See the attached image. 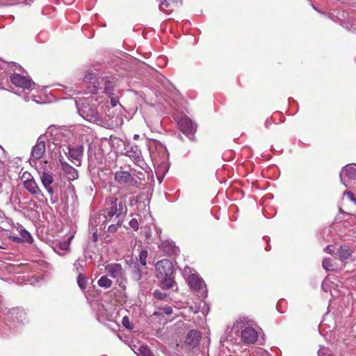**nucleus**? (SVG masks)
Instances as JSON below:
<instances>
[{
	"mask_svg": "<svg viewBox=\"0 0 356 356\" xmlns=\"http://www.w3.org/2000/svg\"><path fill=\"white\" fill-rule=\"evenodd\" d=\"M138 356H154L151 350L147 346H140L135 350Z\"/></svg>",
	"mask_w": 356,
	"mask_h": 356,
	"instance_id": "nucleus-27",
	"label": "nucleus"
},
{
	"mask_svg": "<svg viewBox=\"0 0 356 356\" xmlns=\"http://www.w3.org/2000/svg\"><path fill=\"white\" fill-rule=\"evenodd\" d=\"M125 154L129 156L136 165L144 169L146 163L142 157L141 152L138 149L137 146H131L127 150Z\"/></svg>",
	"mask_w": 356,
	"mask_h": 356,
	"instance_id": "nucleus-13",
	"label": "nucleus"
},
{
	"mask_svg": "<svg viewBox=\"0 0 356 356\" xmlns=\"http://www.w3.org/2000/svg\"><path fill=\"white\" fill-rule=\"evenodd\" d=\"M344 24H346V28H347L348 29H349L350 31H356V29H355V28H353L352 24H350V26H348V25H349V23L345 22Z\"/></svg>",
	"mask_w": 356,
	"mask_h": 356,
	"instance_id": "nucleus-44",
	"label": "nucleus"
},
{
	"mask_svg": "<svg viewBox=\"0 0 356 356\" xmlns=\"http://www.w3.org/2000/svg\"><path fill=\"white\" fill-rule=\"evenodd\" d=\"M14 225L11 218L6 216L4 214H0V228L3 230H8Z\"/></svg>",
	"mask_w": 356,
	"mask_h": 356,
	"instance_id": "nucleus-21",
	"label": "nucleus"
},
{
	"mask_svg": "<svg viewBox=\"0 0 356 356\" xmlns=\"http://www.w3.org/2000/svg\"><path fill=\"white\" fill-rule=\"evenodd\" d=\"M155 268L158 277H163V276L173 275V264L169 259H164L159 261L155 264Z\"/></svg>",
	"mask_w": 356,
	"mask_h": 356,
	"instance_id": "nucleus-10",
	"label": "nucleus"
},
{
	"mask_svg": "<svg viewBox=\"0 0 356 356\" xmlns=\"http://www.w3.org/2000/svg\"><path fill=\"white\" fill-rule=\"evenodd\" d=\"M10 238L12 239L13 241L16 242V243H19V242L22 241V239L18 236H10Z\"/></svg>",
	"mask_w": 356,
	"mask_h": 356,
	"instance_id": "nucleus-42",
	"label": "nucleus"
},
{
	"mask_svg": "<svg viewBox=\"0 0 356 356\" xmlns=\"http://www.w3.org/2000/svg\"><path fill=\"white\" fill-rule=\"evenodd\" d=\"M24 186L31 194L44 197L42 191L40 189L38 184L33 177L24 181Z\"/></svg>",
	"mask_w": 356,
	"mask_h": 356,
	"instance_id": "nucleus-18",
	"label": "nucleus"
},
{
	"mask_svg": "<svg viewBox=\"0 0 356 356\" xmlns=\"http://www.w3.org/2000/svg\"><path fill=\"white\" fill-rule=\"evenodd\" d=\"M321 287L324 291H328L330 288V282L328 280H324L322 282Z\"/></svg>",
	"mask_w": 356,
	"mask_h": 356,
	"instance_id": "nucleus-40",
	"label": "nucleus"
},
{
	"mask_svg": "<svg viewBox=\"0 0 356 356\" xmlns=\"http://www.w3.org/2000/svg\"><path fill=\"white\" fill-rule=\"evenodd\" d=\"M63 138H60L61 142H58L57 145L59 155L62 152L67 156L76 165L80 166L83 155V146L82 145H70L63 143Z\"/></svg>",
	"mask_w": 356,
	"mask_h": 356,
	"instance_id": "nucleus-3",
	"label": "nucleus"
},
{
	"mask_svg": "<svg viewBox=\"0 0 356 356\" xmlns=\"http://www.w3.org/2000/svg\"><path fill=\"white\" fill-rule=\"evenodd\" d=\"M51 202L54 204V203H55V202H56V200H53V198H51Z\"/></svg>",
	"mask_w": 356,
	"mask_h": 356,
	"instance_id": "nucleus-50",
	"label": "nucleus"
},
{
	"mask_svg": "<svg viewBox=\"0 0 356 356\" xmlns=\"http://www.w3.org/2000/svg\"><path fill=\"white\" fill-rule=\"evenodd\" d=\"M76 105L79 114L84 120L96 124L102 122V119L97 111L96 105L92 104L89 98L78 99L76 101Z\"/></svg>",
	"mask_w": 356,
	"mask_h": 356,
	"instance_id": "nucleus-2",
	"label": "nucleus"
},
{
	"mask_svg": "<svg viewBox=\"0 0 356 356\" xmlns=\"http://www.w3.org/2000/svg\"><path fill=\"white\" fill-rule=\"evenodd\" d=\"M113 90V87L111 86V83L108 81L106 83V86L104 89V92L108 95L111 94V91Z\"/></svg>",
	"mask_w": 356,
	"mask_h": 356,
	"instance_id": "nucleus-38",
	"label": "nucleus"
},
{
	"mask_svg": "<svg viewBox=\"0 0 356 356\" xmlns=\"http://www.w3.org/2000/svg\"><path fill=\"white\" fill-rule=\"evenodd\" d=\"M143 276L142 270L139 267V264L136 263L131 270V279L136 282H139L142 280Z\"/></svg>",
	"mask_w": 356,
	"mask_h": 356,
	"instance_id": "nucleus-23",
	"label": "nucleus"
},
{
	"mask_svg": "<svg viewBox=\"0 0 356 356\" xmlns=\"http://www.w3.org/2000/svg\"><path fill=\"white\" fill-rule=\"evenodd\" d=\"M41 182L47 193L51 196L54 194V188L51 186L54 182V177L51 173L43 171L40 173Z\"/></svg>",
	"mask_w": 356,
	"mask_h": 356,
	"instance_id": "nucleus-15",
	"label": "nucleus"
},
{
	"mask_svg": "<svg viewBox=\"0 0 356 356\" xmlns=\"http://www.w3.org/2000/svg\"><path fill=\"white\" fill-rule=\"evenodd\" d=\"M63 2L66 4H72L74 0H63Z\"/></svg>",
	"mask_w": 356,
	"mask_h": 356,
	"instance_id": "nucleus-46",
	"label": "nucleus"
},
{
	"mask_svg": "<svg viewBox=\"0 0 356 356\" xmlns=\"http://www.w3.org/2000/svg\"><path fill=\"white\" fill-rule=\"evenodd\" d=\"M163 312L165 314H171L172 313V309L171 307H165L163 308Z\"/></svg>",
	"mask_w": 356,
	"mask_h": 356,
	"instance_id": "nucleus-41",
	"label": "nucleus"
},
{
	"mask_svg": "<svg viewBox=\"0 0 356 356\" xmlns=\"http://www.w3.org/2000/svg\"><path fill=\"white\" fill-rule=\"evenodd\" d=\"M161 282V287L163 289H170L173 287L175 284V278L173 275L163 276Z\"/></svg>",
	"mask_w": 356,
	"mask_h": 356,
	"instance_id": "nucleus-22",
	"label": "nucleus"
},
{
	"mask_svg": "<svg viewBox=\"0 0 356 356\" xmlns=\"http://www.w3.org/2000/svg\"><path fill=\"white\" fill-rule=\"evenodd\" d=\"M188 271H190V268L186 267V268H184V273L186 274L188 273Z\"/></svg>",
	"mask_w": 356,
	"mask_h": 356,
	"instance_id": "nucleus-49",
	"label": "nucleus"
},
{
	"mask_svg": "<svg viewBox=\"0 0 356 356\" xmlns=\"http://www.w3.org/2000/svg\"><path fill=\"white\" fill-rule=\"evenodd\" d=\"M154 296L156 298H159V299H163V297L165 296V295H163V293H161V292H159V291H155L154 292Z\"/></svg>",
	"mask_w": 356,
	"mask_h": 356,
	"instance_id": "nucleus-43",
	"label": "nucleus"
},
{
	"mask_svg": "<svg viewBox=\"0 0 356 356\" xmlns=\"http://www.w3.org/2000/svg\"><path fill=\"white\" fill-rule=\"evenodd\" d=\"M87 279L86 277L83 275V273H80L78 275L77 277V283L79 286L82 289H86L87 286Z\"/></svg>",
	"mask_w": 356,
	"mask_h": 356,
	"instance_id": "nucleus-30",
	"label": "nucleus"
},
{
	"mask_svg": "<svg viewBox=\"0 0 356 356\" xmlns=\"http://www.w3.org/2000/svg\"><path fill=\"white\" fill-rule=\"evenodd\" d=\"M9 70H12L13 73H15V72L18 73H24L25 70L22 67H21L19 64H17L15 63H10L8 64Z\"/></svg>",
	"mask_w": 356,
	"mask_h": 356,
	"instance_id": "nucleus-32",
	"label": "nucleus"
},
{
	"mask_svg": "<svg viewBox=\"0 0 356 356\" xmlns=\"http://www.w3.org/2000/svg\"><path fill=\"white\" fill-rule=\"evenodd\" d=\"M129 226L134 229L135 231L138 230L139 228V223L136 218L131 219L129 222Z\"/></svg>",
	"mask_w": 356,
	"mask_h": 356,
	"instance_id": "nucleus-36",
	"label": "nucleus"
},
{
	"mask_svg": "<svg viewBox=\"0 0 356 356\" xmlns=\"http://www.w3.org/2000/svg\"><path fill=\"white\" fill-rule=\"evenodd\" d=\"M339 258L341 261L348 259L352 254V250L347 245H341L337 252Z\"/></svg>",
	"mask_w": 356,
	"mask_h": 356,
	"instance_id": "nucleus-20",
	"label": "nucleus"
},
{
	"mask_svg": "<svg viewBox=\"0 0 356 356\" xmlns=\"http://www.w3.org/2000/svg\"><path fill=\"white\" fill-rule=\"evenodd\" d=\"M86 266V260L85 259V258H79L74 263V267L79 274L83 273Z\"/></svg>",
	"mask_w": 356,
	"mask_h": 356,
	"instance_id": "nucleus-29",
	"label": "nucleus"
},
{
	"mask_svg": "<svg viewBox=\"0 0 356 356\" xmlns=\"http://www.w3.org/2000/svg\"><path fill=\"white\" fill-rule=\"evenodd\" d=\"M23 74L15 72L10 75V80L15 86L24 90L31 91L35 88V83L29 76H24Z\"/></svg>",
	"mask_w": 356,
	"mask_h": 356,
	"instance_id": "nucleus-7",
	"label": "nucleus"
},
{
	"mask_svg": "<svg viewBox=\"0 0 356 356\" xmlns=\"http://www.w3.org/2000/svg\"><path fill=\"white\" fill-rule=\"evenodd\" d=\"M73 237V236H70L67 241L60 242L56 245L55 248L56 252H57L59 254H62L63 253L61 251H67L70 249V241Z\"/></svg>",
	"mask_w": 356,
	"mask_h": 356,
	"instance_id": "nucleus-24",
	"label": "nucleus"
},
{
	"mask_svg": "<svg viewBox=\"0 0 356 356\" xmlns=\"http://www.w3.org/2000/svg\"><path fill=\"white\" fill-rule=\"evenodd\" d=\"M241 341L246 344L254 343L258 339V333L252 327H246L241 330Z\"/></svg>",
	"mask_w": 356,
	"mask_h": 356,
	"instance_id": "nucleus-14",
	"label": "nucleus"
},
{
	"mask_svg": "<svg viewBox=\"0 0 356 356\" xmlns=\"http://www.w3.org/2000/svg\"><path fill=\"white\" fill-rule=\"evenodd\" d=\"M111 104H112L113 106H116L117 102H116V101L114 99H111Z\"/></svg>",
	"mask_w": 356,
	"mask_h": 356,
	"instance_id": "nucleus-47",
	"label": "nucleus"
},
{
	"mask_svg": "<svg viewBox=\"0 0 356 356\" xmlns=\"http://www.w3.org/2000/svg\"><path fill=\"white\" fill-rule=\"evenodd\" d=\"M123 222V219H118L116 224H111L108 227V232H115L117 229L121 227Z\"/></svg>",
	"mask_w": 356,
	"mask_h": 356,
	"instance_id": "nucleus-33",
	"label": "nucleus"
},
{
	"mask_svg": "<svg viewBox=\"0 0 356 356\" xmlns=\"http://www.w3.org/2000/svg\"><path fill=\"white\" fill-rule=\"evenodd\" d=\"M186 280L189 286L193 290L198 291L202 298L207 297V290L203 280L195 274H191L188 276Z\"/></svg>",
	"mask_w": 356,
	"mask_h": 356,
	"instance_id": "nucleus-8",
	"label": "nucleus"
},
{
	"mask_svg": "<svg viewBox=\"0 0 356 356\" xmlns=\"http://www.w3.org/2000/svg\"><path fill=\"white\" fill-rule=\"evenodd\" d=\"M323 268L327 271H332L334 270V266L332 264V261L330 258H325L322 262Z\"/></svg>",
	"mask_w": 356,
	"mask_h": 356,
	"instance_id": "nucleus-31",
	"label": "nucleus"
},
{
	"mask_svg": "<svg viewBox=\"0 0 356 356\" xmlns=\"http://www.w3.org/2000/svg\"><path fill=\"white\" fill-rule=\"evenodd\" d=\"M147 257V252L146 250H142L139 253V261L142 266H146V259Z\"/></svg>",
	"mask_w": 356,
	"mask_h": 356,
	"instance_id": "nucleus-34",
	"label": "nucleus"
},
{
	"mask_svg": "<svg viewBox=\"0 0 356 356\" xmlns=\"http://www.w3.org/2000/svg\"><path fill=\"white\" fill-rule=\"evenodd\" d=\"M150 234L149 233L147 234V237H148Z\"/></svg>",
	"mask_w": 356,
	"mask_h": 356,
	"instance_id": "nucleus-52",
	"label": "nucleus"
},
{
	"mask_svg": "<svg viewBox=\"0 0 356 356\" xmlns=\"http://www.w3.org/2000/svg\"><path fill=\"white\" fill-rule=\"evenodd\" d=\"M159 9L167 14H170L173 10V3H168L166 0H160Z\"/></svg>",
	"mask_w": 356,
	"mask_h": 356,
	"instance_id": "nucleus-26",
	"label": "nucleus"
},
{
	"mask_svg": "<svg viewBox=\"0 0 356 356\" xmlns=\"http://www.w3.org/2000/svg\"><path fill=\"white\" fill-rule=\"evenodd\" d=\"M104 270L108 275L115 280V282L118 284L120 289L122 290L126 289V284L127 282L126 273L120 264H106L104 266Z\"/></svg>",
	"mask_w": 356,
	"mask_h": 356,
	"instance_id": "nucleus-5",
	"label": "nucleus"
},
{
	"mask_svg": "<svg viewBox=\"0 0 356 356\" xmlns=\"http://www.w3.org/2000/svg\"><path fill=\"white\" fill-rule=\"evenodd\" d=\"M138 137H139V136H138V135H135V136H134V139H137V138H138Z\"/></svg>",
	"mask_w": 356,
	"mask_h": 356,
	"instance_id": "nucleus-51",
	"label": "nucleus"
},
{
	"mask_svg": "<svg viewBox=\"0 0 356 356\" xmlns=\"http://www.w3.org/2000/svg\"><path fill=\"white\" fill-rule=\"evenodd\" d=\"M318 355V356H333L332 354L327 353V350L324 347L319 349Z\"/></svg>",
	"mask_w": 356,
	"mask_h": 356,
	"instance_id": "nucleus-37",
	"label": "nucleus"
},
{
	"mask_svg": "<svg viewBox=\"0 0 356 356\" xmlns=\"http://www.w3.org/2000/svg\"><path fill=\"white\" fill-rule=\"evenodd\" d=\"M97 284L100 287L108 289L112 286L113 282L107 275H103L99 279Z\"/></svg>",
	"mask_w": 356,
	"mask_h": 356,
	"instance_id": "nucleus-28",
	"label": "nucleus"
},
{
	"mask_svg": "<svg viewBox=\"0 0 356 356\" xmlns=\"http://www.w3.org/2000/svg\"><path fill=\"white\" fill-rule=\"evenodd\" d=\"M58 159L63 174L67 177L68 181H74L78 179V171L65 161L63 154L58 155Z\"/></svg>",
	"mask_w": 356,
	"mask_h": 356,
	"instance_id": "nucleus-11",
	"label": "nucleus"
},
{
	"mask_svg": "<svg viewBox=\"0 0 356 356\" xmlns=\"http://www.w3.org/2000/svg\"><path fill=\"white\" fill-rule=\"evenodd\" d=\"M115 180L120 184L127 186H136L137 179L127 171H117L115 173Z\"/></svg>",
	"mask_w": 356,
	"mask_h": 356,
	"instance_id": "nucleus-12",
	"label": "nucleus"
},
{
	"mask_svg": "<svg viewBox=\"0 0 356 356\" xmlns=\"http://www.w3.org/2000/svg\"><path fill=\"white\" fill-rule=\"evenodd\" d=\"M0 248H1V246L0 245Z\"/></svg>",
	"mask_w": 356,
	"mask_h": 356,
	"instance_id": "nucleus-53",
	"label": "nucleus"
},
{
	"mask_svg": "<svg viewBox=\"0 0 356 356\" xmlns=\"http://www.w3.org/2000/svg\"><path fill=\"white\" fill-rule=\"evenodd\" d=\"M341 182L347 188L356 186V165H347L340 172Z\"/></svg>",
	"mask_w": 356,
	"mask_h": 356,
	"instance_id": "nucleus-6",
	"label": "nucleus"
},
{
	"mask_svg": "<svg viewBox=\"0 0 356 356\" xmlns=\"http://www.w3.org/2000/svg\"><path fill=\"white\" fill-rule=\"evenodd\" d=\"M156 231L157 234H159L160 236V234L161 233V228L156 227Z\"/></svg>",
	"mask_w": 356,
	"mask_h": 356,
	"instance_id": "nucleus-48",
	"label": "nucleus"
},
{
	"mask_svg": "<svg viewBox=\"0 0 356 356\" xmlns=\"http://www.w3.org/2000/svg\"><path fill=\"white\" fill-rule=\"evenodd\" d=\"M106 220H111L112 218L122 219V217L126 216L127 208L125 203L122 201L118 202V198L115 196H109L106 199Z\"/></svg>",
	"mask_w": 356,
	"mask_h": 356,
	"instance_id": "nucleus-4",
	"label": "nucleus"
},
{
	"mask_svg": "<svg viewBox=\"0 0 356 356\" xmlns=\"http://www.w3.org/2000/svg\"><path fill=\"white\" fill-rule=\"evenodd\" d=\"M343 195H347L350 201L356 202V199L354 196V194L351 191H346L344 192Z\"/></svg>",
	"mask_w": 356,
	"mask_h": 356,
	"instance_id": "nucleus-39",
	"label": "nucleus"
},
{
	"mask_svg": "<svg viewBox=\"0 0 356 356\" xmlns=\"http://www.w3.org/2000/svg\"><path fill=\"white\" fill-rule=\"evenodd\" d=\"M201 339V334L199 331L191 330L186 337L185 343L189 348H195Z\"/></svg>",
	"mask_w": 356,
	"mask_h": 356,
	"instance_id": "nucleus-17",
	"label": "nucleus"
},
{
	"mask_svg": "<svg viewBox=\"0 0 356 356\" xmlns=\"http://www.w3.org/2000/svg\"><path fill=\"white\" fill-rule=\"evenodd\" d=\"M24 314L19 308L10 309L7 314V320L13 323L22 322Z\"/></svg>",
	"mask_w": 356,
	"mask_h": 356,
	"instance_id": "nucleus-19",
	"label": "nucleus"
},
{
	"mask_svg": "<svg viewBox=\"0 0 356 356\" xmlns=\"http://www.w3.org/2000/svg\"><path fill=\"white\" fill-rule=\"evenodd\" d=\"M83 81L88 85V89L91 93H96L99 88V83L93 73L88 72L85 76Z\"/></svg>",
	"mask_w": 356,
	"mask_h": 356,
	"instance_id": "nucleus-16",
	"label": "nucleus"
},
{
	"mask_svg": "<svg viewBox=\"0 0 356 356\" xmlns=\"http://www.w3.org/2000/svg\"><path fill=\"white\" fill-rule=\"evenodd\" d=\"M325 251H326L327 252H328L329 254H334L333 250L331 249V245H327L325 248Z\"/></svg>",
	"mask_w": 356,
	"mask_h": 356,
	"instance_id": "nucleus-45",
	"label": "nucleus"
},
{
	"mask_svg": "<svg viewBox=\"0 0 356 356\" xmlns=\"http://www.w3.org/2000/svg\"><path fill=\"white\" fill-rule=\"evenodd\" d=\"M122 323L124 327L126 328L131 330L132 329V326L131 325V323L129 321V318L127 316H124L122 320Z\"/></svg>",
	"mask_w": 356,
	"mask_h": 356,
	"instance_id": "nucleus-35",
	"label": "nucleus"
},
{
	"mask_svg": "<svg viewBox=\"0 0 356 356\" xmlns=\"http://www.w3.org/2000/svg\"><path fill=\"white\" fill-rule=\"evenodd\" d=\"M178 125L183 134L186 135L190 139H193L194 134L196 131V125L187 116L180 118Z\"/></svg>",
	"mask_w": 356,
	"mask_h": 356,
	"instance_id": "nucleus-9",
	"label": "nucleus"
},
{
	"mask_svg": "<svg viewBox=\"0 0 356 356\" xmlns=\"http://www.w3.org/2000/svg\"><path fill=\"white\" fill-rule=\"evenodd\" d=\"M63 137V134L60 130L54 127L50 126L44 134L40 135L36 144L32 147L31 156L35 160H39L43 157L46 151V140H52V143L55 145L56 147L58 145V142H61L60 138Z\"/></svg>",
	"mask_w": 356,
	"mask_h": 356,
	"instance_id": "nucleus-1",
	"label": "nucleus"
},
{
	"mask_svg": "<svg viewBox=\"0 0 356 356\" xmlns=\"http://www.w3.org/2000/svg\"><path fill=\"white\" fill-rule=\"evenodd\" d=\"M17 230L19 232V234L21 236L20 238L22 239V241H26L30 243H31L33 241V238L31 234L19 224H17Z\"/></svg>",
	"mask_w": 356,
	"mask_h": 356,
	"instance_id": "nucleus-25",
	"label": "nucleus"
}]
</instances>
